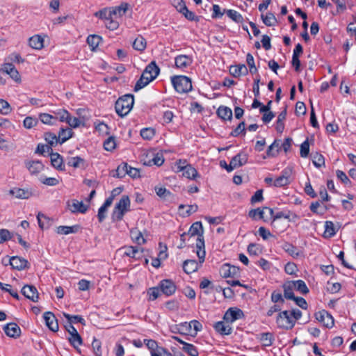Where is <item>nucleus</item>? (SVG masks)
Masks as SVG:
<instances>
[{"label": "nucleus", "mask_w": 356, "mask_h": 356, "mask_svg": "<svg viewBox=\"0 0 356 356\" xmlns=\"http://www.w3.org/2000/svg\"><path fill=\"white\" fill-rule=\"evenodd\" d=\"M4 332L10 337L16 338L21 334L20 327L15 323H10L3 327Z\"/></svg>", "instance_id": "aec40b11"}, {"label": "nucleus", "mask_w": 356, "mask_h": 356, "mask_svg": "<svg viewBox=\"0 0 356 356\" xmlns=\"http://www.w3.org/2000/svg\"><path fill=\"white\" fill-rule=\"evenodd\" d=\"M8 263L13 269L21 270L27 267L28 261L22 257L13 256L8 259Z\"/></svg>", "instance_id": "ddd939ff"}, {"label": "nucleus", "mask_w": 356, "mask_h": 356, "mask_svg": "<svg viewBox=\"0 0 356 356\" xmlns=\"http://www.w3.org/2000/svg\"><path fill=\"white\" fill-rule=\"evenodd\" d=\"M296 284H293V281H286L282 284V289L284 291V298L287 300H292L295 298V296L293 293L294 288L296 287Z\"/></svg>", "instance_id": "412c9836"}, {"label": "nucleus", "mask_w": 356, "mask_h": 356, "mask_svg": "<svg viewBox=\"0 0 356 356\" xmlns=\"http://www.w3.org/2000/svg\"><path fill=\"white\" fill-rule=\"evenodd\" d=\"M336 234V229L334 223L332 221H325V231L323 233L324 238H331Z\"/></svg>", "instance_id": "e433bc0d"}, {"label": "nucleus", "mask_w": 356, "mask_h": 356, "mask_svg": "<svg viewBox=\"0 0 356 356\" xmlns=\"http://www.w3.org/2000/svg\"><path fill=\"white\" fill-rule=\"evenodd\" d=\"M231 323L226 321H218L213 325L216 331L222 335H229L232 332Z\"/></svg>", "instance_id": "f3484780"}, {"label": "nucleus", "mask_w": 356, "mask_h": 356, "mask_svg": "<svg viewBox=\"0 0 356 356\" xmlns=\"http://www.w3.org/2000/svg\"><path fill=\"white\" fill-rule=\"evenodd\" d=\"M44 320L46 325L52 332H57L58 330V323L54 314L51 312H46L43 315Z\"/></svg>", "instance_id": "1a4fd4ad"}, {"label": "nucleus", "mask_w": 356, "mask_h": 356, "mask_svg": "<svg viewBox=\"0 0 356 356\" xmlns=\"http://www.w3.org/2000/svg\"><path fill=\"white\" fill-rule=\"evenodd\" d=\"M54 121L56 122L58 119L60 122H65L67 120L69 112L65 109H59L54 113Z\"/></svg>", "instance_id": "de8ad7c7"}, {"label": "nucleus", "mask_w": 356, "mask_h": 356, "mask_svg": "<svg viewBox=\"0 0 356 356\" xmlns=\"http://www.w3.org/2000/svg\"><path fill=\"white\" fill-rule=\"evenodd\" d=\"M155 135V131L152 128H144L140 131V136L146 140H151Z\"/></svg>", "instance_id": "4d7b16f0"}, {"label": "nucleus", "mask_w": 356, "mask_h": 356, "mask_svg": "<svg viewBox=\"0 0 356 356\" xmlns=\"http://www.w3.org/2000/svg\"><path fill=\"white\" fill-rule=\"evenodd\" d=\"M96 130L102 135L106 136L109 134V130L110 128L108 126L104 123V122H99L95 126Z\"/></svg>", "instance_id": "e2e57ef3"}, {"label": "nucleus", "mask_w": 356, "mask_h": 356, "mask_svg": "<svg viewBox=\"0 0 356 356\" xmlns=\"http://www.w3.org/2000/svg\"><path fill=\"white\" fill-rule=\"evenodd\" d=\"M243 316V312L241 309L231 307L228 309L224 314L223 319L227 323H232L235 321L242 318Z\"/></svg>", "instance_id": "0eeeda50"}, {"label": "nucleus", "mask_w": 356, "mask_h": 356, "mask_svg": "<svg viewBox=\"0 0 356 356\" xmlns=\"http://www.w3.org/2000/svg\"><path fill=\"white\" fill-rule=\"evenodd\" d=\"M119 250L123 256L129 257L136 261L141 259L144 256V249L136 246H124Z\"/></svg>", "instance_id": "423d86ee"}, {"label": "nucleus", "mask_w": 356, "mask_h": 356, "mask_svg": "<svg viewBox=\"0 0 356 356\" xmlns=\"http://www.w3.org/2000/svg\"><path fill=\"white\" fill-rule=\"evenodd\" d=\"M282 218L288 219L289 220L294 221L296 219L298 218V216L296 213H294L290 211H279V212L276 213L275 216L273 217V220L271 222L272 225L275 227V225H274L275 222L277 220Z\"/></svg>", "instance_id": "5701e85b"}, {"label": "nucleus", "mask_w": 356, "mask_h": 356, "mask_svg": "<svg viewBox=\"0 0 356 356\" xmlns=\"http://www.w3.org/2000/svg\"><path fill=\"white\" fill-rule=\"evenodd\" d=\"M181 13L184 15V17L191 21H197V17L195 15V14L190 11L186 6L182 7V10H181Z\"/></svg>", "instance_id": "bf43d9fd"}, {"label": "nucleus", "mask_w": 356, "mask_h": 356, "mask_svg": "<svg viewBox=\"0 0 356 356\" xmlns=\"http://www.w3.org/2000/svg\"><path fill=\"white\" fill-rule=\"evenodd\" d=\"M161 291L169 296L172 295L176 291L175 283L170 280H163L160 283Z\"/></svg>", "instance_id": "a211bd4d"}, {"label": "nucleus", "mask_w": 356, "mask_h": 356, "mask_svg": "<svg viewBox=\"0 0 356 356\" xmlns=\"http://www.w3.org/2000/svg\"><path fill=\"white\" fill-rule=\"evenodd\" d=\"M277 327L284 330H291L295 325V320L293 319L290 312H280L276 318Z\"/></svg>", "instance_id": "39448f33"}, {"label": "nucleus", "mask_w": 356, "mask_h": 356, "mask_svg": "<svg viewBox=\"0 0 356 356\" xmlns=\"http://www.w3.org/2000/svg\"><path fill=\"white\" fill-rule=\"evenodd\" d=\"M282 248L293 258H297L301 254L297 247L288 242H284L282 245Z\"/></svg>", "instance_id": "a878e982"}, {"label": "nucleus", "mask_w": 356, "mask_h": 356, "mask_svg": "<svg viewBox=\"0 0 356 356\" xmlns=\"http://www.w3.org/2000/svg\"><path fill=\"white\" fill-rule=\"evenodd\" d=\"M68 340L74 348H77L83 343L81 337L78 332L70 335V337L68 338Z\"/></svg>", "instance_id": "49530a36"}, {"label": "nucleus", "mask_w": 356, "mask_h": 356, "mask_svg": "<svg viewBox=\"0 0 356 356\" xmlns=\"http://www.w3.org/2000/svg\"><path fill=\"white\" fill-rule=\"evenodd\" d=\"M127 3H121L120 6H116L111 9V15L115 17H120L123 16L127 10Z\"/></svg>", "instance_id": "c9c22d12"}, {"label": "nucleus", "mask_w": 356, "mask_h": 356, "mask_svg": "<svg viewBox=\"0 0 356 356\" xmlns=\"http://www.w3.org/2000/svg\"><path fill=\"white\" fill-rule=\"evenodd\" d=\"M63 316L67 319L68 323L70 324L80 323L85 324V320L79 315H70L69 314L64 313Z\"/></svg>", "instance_id": "8fccbe9b"}, {"label": "nucleus", "mask_w": 356, "mask_h": 356, "mask_svg": "<svg viewBox=\"0 0 356 356\" xmlns=\"http://www.w3.org/2000/svg\"><path fill=\"white\" fill-rule=\"evenodd\" d=\"M22 293L33 302H38L39 299L37 289L33 285H25L22 289Z\"/></svg>", "instance_id": "f8f14e48"}, {"label": "nucleus", "mask_w": 356, "mask_h": 356, "mask_svg": "<svg viewBox=\"0 0 356 356\" xmlns=\"http://www.w3.org/2000/svg\"><path fill=\"white\" fill-rule=\"evenodd\" d=\"M9 193L19 199H28L32 195L31 190L20 188H13L10 190Z\"/></svg>", "instance_id": "4be33fe9"}, {"label": "nucleus", "mask_w": 356, "mask_h": 356, "mask_svg": "<svg viewBox=\"0 0 356 356\" xmlns=\"http://www.w3.org/2000/svg\"><path fill=\"white\" fill-rule=\"evenodd\" d=\"M130 234L131 239L137 244L142 245L145 243V239L144 238L142 233L137 229H131Z\"/></svg>", "instance_id": "4c0bfd02"}, {"label": "nucleus", "mask_w": 356, "mask_h": 356, "mask_svg": "<svg viewBox=\"0 0 356 356\" xmlns=\"http://www.w3.org/2000/svg\"><path fill=\"white\" fill-rule=\"evenodd\" d=\"M51 163V165L59 170H63L65 169L63 158L58 153H50Z\"/></svg>", "instance_id": "bb28decb"}, {"label": "nucleus", "mask_w": 356, "mask_h": 356, "mask_svg": "<svg viewBox=\"0 0 356 356\" xmlns=\"http://www.w3.org/2000/svg\"><path fill=\"white\" fill-rule=\"evenodd\" d=\"M246 62L250 68V72L252 74H254L257 72V69L254 65V60L252 55L248 53L246 56Z\"/></svg>", "instance_id": "680f3d73"}, {"label": "nucleus", "mask_w": 356, "mask_h": 356, "mask_svg": "<svg viewBox=\"0 0 356 356\" xmlns=\"http://www.w3.org/2000/svg\"><path fill=\"white\" fill-rule=\"evenodd\" d=\"M130 204L129 196L123 195L114 207L111 214L112 220L113 222L122 220L124 215L130 211Z\"/></svg>", "instance_id": "7ed1b4c3"}, {"label": "nucleus", "mask_w": 356, "mask_h": 356, "mask_svg": "<svg viewBox=\"0 0 356 356\" xmlns=\"http://www.w3.org/2000/svg\"><path fill=\"white\" fill-rule=\"evenodd\" d=\"M271 300L274 303L283 304L284 302V298L280 292L274 291L271 294Z\"/></svg>", "instance_id": "774afa93"}, {"label": "nucleus", "mask_w": 356, "mask_h": 356, "mask_svg": "<svg viewBox=\"0 0 356 356\" xmlns=\"http://www.w3.org/2000/svg\"><path fill=\"white\" fill-rule=\"evenodd\" d=\"M92 347L95 356H102V343L100 341L94 338L92 343Z\"/></svg>", "instance_id": "69168bd1"}, {"label": "nucleus", "mask_w": 356, "mask_h": 356, "mask_svg": "<svg viewBox=\"0 0 356 356\" xmlns=\"http://www.w3.org/2000/svg\"><path fill=\"white\" fill-rule=\"evenodd\" d=\"M217 114L224 120H231L232 118V111L227 106H220L217 110Z\"/></svg>", "instance_id": "2f4dec72"}, {"label": "nucleus", "mask_w": 356, "mask_h": 356, "mask_svg": "<svg viewBox=\"0 0 356 356\" xmlns=\"http://www.w3.org/2000/svg\"><path fill=\"white\" fill-rule=\"evenodd\" d=\"M182 350L187 353L190 356H198V351L195 346L191 343H184Z\"/></svg>", "instance_id": "5fc2aeb1"}, {"label": "nucleus", "mask_w": 356, "mask_h": 356, "mask_svg": "<svg viewBox=\"0 0 356 356\" xmlns=\"http://www.w3.org/2000/svg\"><path fill=\"white\" fill-rule=\"evenodd\" d=\"M312 163L316 168H321L325 165V159L322 154L316 152L312 156Z\"/></svg>", "instance_id": "3c124183"}, {"label": "nucleus", "mask_w": 356, "mask_h": 356, "mask_svg": "<svg viewBox=\"0 0 356 356\" xmlns=\"http://www.w3.org/2000/svg\"><path fill=\"white\" fill-rule=\"evenodd\" d=\"M25 165L31 175H37L44 168V165L40 161H28Z\"/></svg>", "instance_id": "6ab92c4d"}, {"label": "nucleus", "mask_w": 356, "mask_h": 356, "mask_svg": "<svg viewBox=\"0 0 356 356\" xmlns=\"http://www.w3.org/2000/svg\"><path fill=\"white\" fill-rule=\"evenodd\" d=\"M220 272L223 277H234L239 273V268L226 264L221 267Z\"/></svg>", "instance_id": "dca6fc26"}, {"label": "nucleus", "mask_w": 356, "mask_h": 356, "mask_svg": "<svg viewBox=\"0 0 356 356\" xmlns=\"http://www.w3.org/2000/svg\"><path fill=\"white\" fill-rule=\"evenodd\" d=\"M128 172V165L127 163H123L122 164L120 165L118 168L115 170V174L113 175V177H118V178H122L126 175H127Z\"/></svg>", "instance_id": "09e8293b"}, {"label": "nucleus", "mask_w": 356, "mask_h": 356, "mask_svg": "<svg viewBox=\"0 0 356 356\" xmlns=\"http://www.w3.org/2000/svg\"><path fill=\"white\" fill-rule=\"evenodd\" d=\"M293 284H296L294 289L300 293L305 295L309 293V290L303 280H298L293 281Z\"/></svg>", "instance_id": "a18cd8bd"}, {"label": "nucleus", "mask_w": 356, "mask_h": 356, "mask_svg": "<svg viewBox=\"0 0 356 356\" xmlns=\"http://www.w3.org/2000/svg\"><path fill=\"white\" fill-rule=\"evenodd\" d=\"M95 15L102 19H105L106 21L112 18L111 10L107 9L101 10L95 13Z\"/></svg>", "instance_id": "052dcab7"}, {"label": "nucleus", "mask_w": 356, "mask_h": 356, "mask_svg": "<svg viewBox=\"0 0 356 356\" xmlns=\"http://www.w3.org/2000/svg\"><path fill=\"white\" fill-rule=\"evenodd\" d=\"M69 209L72 213H85L88 207L86 204H84L82 202H79L76 200H73L70 202H68L67 204Z\"/></svg>", "instance_id": "2eb2a0df"}, {"label": "nucleus", "mask_w": 356, "mask_h": 356, "mask_svg": "<svg viewBox=\"0 0 356 356\" xmlns=\"http://www.w3.org/2000/svg\"><path fill=\"white\" fill-rule=\"evenodd\" d=\"M193 58L188 55H178L175 58V64L177 68L184 70L193 63Z\"/></svg>", "instance_id": "6e6552de"}, {"label": "nucleus", "mask_w": 356, "mask_h": 356, "mask_svg": "<svg viewBox=\"0 0 356 356\" xmlns=\"http://www.w3.org/2000/svg\"><path fill=\"white\" fill-rule=\"evenodd\" d=\"M248 154L245 152H240L231 159V161L237 168L245 165L248 162Z\"/></svg>", "instance_id": "b1692460"}, {"label": "nucleus", "mask_w": 356, "mask_h": 356, "mask_svg": "<svg viewBox=\"0 0 356 356\" xmlns=\"http://www.w3.org/2000/svg\"><path fill=\"white\" fill-rule=\"evenodd\" d=\"M160 72L159 67L157 66L155 61H152L148 64L144 70L143 76L149 78V80H154L159 75Z\"/></svg>", "instance_id": "9d476101"}, {"label": "nucleus", "mask_w": 356, "mask_h": 356, "mask_svg": "<svg viewBox=\"0 0 356 356\" xmlns=\"http://www.w3.org/2000/svg\"><path fill=\"white\" fill-rule=\"evenodd\" d=\"M134 103V95L127 94L120 97L115 102V108L120 117L127 115L131 110Z\"/></svg>", "instance_id": "f03ea898"}, {"label": "nucleus", "mask_w": 356, "mask_h": 356, "mask_svg": "<svg viewBox=\"0 0 356 356\" xmlns=\"http://www.w3.org/2000/svg\"><path fill=\"white\" fill-rule=\"evenodd\" d=\"M189 238H191L197 236L196 238V248L197 255L199 258L200 264H202L204 261L205 259V250H204V239L203 236V227L201 222H194L188 231Z\"/></svg>", "instance_id": "f257e3e1"}, {"label": "nucleus", "mask_w": 356, "mask_h": 356, "mask_svg": "<svg viewBox=\"0 0 356 356\" xmlns=\"http://www.w3.org/2000/svg\"><path fill=\"white\" fill-rule=\"evenodd\" d=\"M171 81L175 90L179 93H186L193 88L190 78L184 75L174 76Z\"/></svg>", "instance_id": "20e7f679"}, {"label": "nucleus", "mask_w": 356, "mask_h": 356, "mask_svg": "<svg viewBox=\"0 0 356 356\" xmlns=\"http://www.w3.org/2000/svg\"><path fill=\"white\" fill-rule=\"evenodd\" d=\"M258 336V339L264 346H270L275 339L273 334L271 332L261 333Z\"/></svg>", "instance_id": "c756f323"}, {"label": "nucleus", "mask_w": 356, "mask_h": 356, "mask_svg": "<svg viewBox=\"0 0 356 356\" xmlns=\"http://www.w3.org/2000/svg\"><path fill=\"white\" fill-rule=\"evenodd\" d=\"M227 15L236 23H242L243 21V16L236 10H225Z\"/></svg>", "instance_id": "ea45409f"}, {"label": "nucleus", "mask_w": 356, "mask_h": 356, "mask_svg": "<svg viewBox=\"0 0 356 356\" xmlns=\"http://www.w3.org/2000/svg\"><path fill=\"white\" fill-rule=\"evenodd\" d=\"M101 41L102 38L97 35H90L87 38V42L91 47L92 50H95L98 47Z\"/></svg>", "instance_id": "79ce46f5"}, {"label": "nucleus", "mask_w": 356, "mask_h": 356, "mask_svg": "<svg viewBox=\"0 0 356 356\" xmlns=\"http://www.w3.org/2000/svg\"><path fill=\"white\" fill-rule=\"evenodd\" d=\"M289 184H290V180L286 179V177H282V175L279 176L273 181V185L275 187H282V186H287Z\"/></svg>", "instance_id": "338daca9"}, {"label": "nucleus", "mask_w": 356, "mask_h": 356, "mask_svg": "<svg viewBox=\"0 0 356 356\" xmlns=\"http://www.w3.org/2000/svg\"><path fill=\"white\" fill-rule=\"evenodd\" d=\"M199 268V264L193 259L186 260L183 264V269L187 274L195 272Z\"/></svg>", "instance_id": "cd10ccee"}, {"label": "nucleus", "mask_w": 356, "mask_h": 356, "mask_svg": "<svg viewBox=\"0 0 356 356\" xmlns=\"http://www.w3.org/2000/svg\"><path fill=\"white\" fill-rule=\"evenodd\" d=\"M181 170H182V175L190 179H195L199 175L196 169L190 164L181 168Z\"/></svg>", "instance_id": "393cba45"}, {"label": "nucleus", "mask_w": 356, "mask_h": 356, "mask_svg": "<svg viewBox=\"0 0 356 356\" xmlns=\"http://www.w3.org/2000/svg\"><path fill=\"white\" fill-rule=\"evenodd\" d=\"M281 149L280 140H275L268 147L266 154L268 157H275Z\"/></svg>", "instance_id": "f704fd0d"}, {"label": "nucleus", "mask_w": 356, "mask_h": 356, "mask_svg": "<svg viewBox=\"0 0 356 356\" xmlns=\"http://www.w3.org/2000/svg\"><path fill=\"white\" fill-rule=\"evenodd\" d=\"M175 328L177 330L178 333L181 334H192L190 324L188 322H184L179 323V325H176Z\"/></svg>", "instance_id": "37998d69"}, {"label": "nucleus", "mask_w": 356, "mask_h": 356, "mask_svg": "<svg viewBox=\"0 0 356 356\" xmlns=\"http://www.w3.org/2000/svg\"><path fill=\"white\" fill-rule=\"evenodd\" d=\"M151 81H152L149 80V78L146 76H143V74L142 73L140 78L137 81L134 86V90L135 92L140 90V89L143 88L147 85H148Z\"/></svg>", "instance_id": "a19ab883"}, {"label": "nucleus", "mask_w": 356, "mask_h": 356, "mask_svg": "<svg viewBox=\"0 0 356 356\" xmlns=\"http://www.w3.org/2000/svg\"><path fill=\"white\" fill-rule=\"evenodd\" d=\"M72 136V131L70 129H62L58 134V138L60 140V143H63L70 138Z\"/></svg>", "instance_id": "864d4df0"}, {"label": "nucleus", "mask_w": 356, "mask_h": 356, "mask_svg": "<svg viewBox=\"0 0 356 356\" xmlns=\"http://www.w3.org/2000/svg\"><path fill=\"white\" fill-rule=\"evenodd\" d=\"M83 163L84 160L79 156L70 157L67 159V165L75 168L81 167Z\"/></svg>", "instance_id": "603ef678"}, {"label": "nucleus", "mask_w": 356, "mask_h": 356, "mask_svg": "<svg viewBox=\"0 0 356 356\" xmlns=\"http://www.w3.org/2000/svg\"><path fill=\"white\" fill-rule=\"evenodd\" d=\"M316 318L323 323L326 327H332L334 325L333 317L326 311L322 310L316 314Z\"/></svg>", "instance_id": "9b49d317"}, {"label": "nucleus", "mask_w": 356, "mask_h": 356, "mask_svg": "<svg viewBox=\"0 0 356 356\" xmlns=\"http://www.w3.org/2000/svg\"><path fill=\"white\" fill-rule=\"evenodd\" d=\"M1 71L9 74L15 81H20V75L13 64L5 63L1 67Z\"/></svg>", "instance_id": "4468645a"}, {"label": "nucleus", "mask_w": 356, "mask_h": 356, "mask_svg": "<svg viewBox=\"0 0 356 356\" xmlns=\"http://www.w3.org/2000/svg\"><path fill=\"white\" fill-rule=\"evenodd\" d=\"M230 74L234 77L245 75L248 73V69L244 64L232 66L229 69Z\"/></svg>", "instance_id": "7c9ffc66"}, {"label": "nucleus", "mask_w": 356, "mask_h": 356, "mask_svg": "<svg viewBox=\"0 0 356 356\" xmlns=\"http://www.w3.org/2000/svg\"><path fill=\"white\" fill-rule=\"evenodd\" d=\"M43 42V38L38 35H33L29 39L30 47L35 49H41L44 46Z\"/></svg>", "instance_id": "473e14b6"}, {"label": "nucleus", "mask_w": 356, "mask_h": 356, "mask_svg": "<svg viewBox=\"0 0 356 356\" xmlns=\"http://www.w3.org/2000/svg\"><path fill=\"white\" fill-rule=\"evenodd\" d=\"M309 153V143L308 139L305 140L300 145V156L306 158Z\"/></svg>", "instance_id": "0e129e2a"}, {"label": "nucleus", "mask_w": 356, "mask_h": 356, "mask_svg": "<svg viewBox=\"0 0 356 356\" xmlns=\"http://www.w3.org/2000/svg\"><path fill=\"white\" fill-rule=\"evenodd\" d=\"M12 111L11 106L8 102L0 99V113L3 115H8Z\"/></svg>", "instance_id": "6e6d98bb"}, {"label": "nucleus", "mask_w": 356, "mask_h": 356, "mask_svg": "<svg viewBox=\"0 0 356 356\" xmlns=\"http://www.w3.org/2000/svg\"><path fill=\"white\" fill-rule=\"evenodd\" d=\"M286 116V108H284L278 115L276 122L275 129L278 133H282L284 129V121Z\"/></svg>", "instance_id": "72a5a7b5"}, {"label": "nucleus", "mask_w": 356, "mask_h": 356, "mask_svg": "<svg viewBox=\"0 0 356 356\" xmlns=\"http://www.w3.org/2000/svg\"><path fill=\"white\" fill-rule=\"evenodd\" d=\"M133 47L137 51H143L146 47L145 39L142 36L136 38L133 42Z\"/></svg>", "instance_id": "c03bdc74"}, {"label": "nucleus", "mask_w": 356, "mask_h": 356, "mask_svg": "<svg viewBox=\"0 0 356 356\" xmlns=\"http://www.w3.org/2000/svg\"><path fill=\"white\" fill-rule=\"evenodd\" d=\"M39 119L42 123L46 124H54L55 122L54 115L48 113H41L39 115Z\"/></svg>", "instance_id": "13d9d810"}, {"label": "nucleus", "mask_w": 356, "mask_h": 356, "mask_svg": "<svg viewBox=\"0 0 356 356\" xmlns=\"http://www.w3.org/2000/svg\"><path fill=\"white\" fill-rule=\"evenodd\" d=\"M80 229L78 225L73 226H58L56 227V233L58 234H69L71 233H76Z\"/></svg>", "instance_id": "c85d7f7f"}, {"label": "nucleus", "mask_w": 356, "mask_h": 356, "mask_svg": "<svg viewBox=\"0 0 356 356\" xmlns=\"http://www.w3.org/2000/svg\"><path fill=\"white\" fill-rule=\"evenodd\" d=\"M264 24L268 26H274L277 23V19L272 13H268L266 15H261Z\"/></svg>", "instance_id": "58836bf2"}]
</instances>
